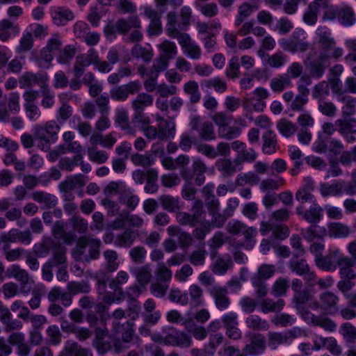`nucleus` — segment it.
I'll return each instance as SVG.
<instances>
[{"instance_id": "bf43d9fd", "label": "nucleus", "mask_w": 356, "mask_h": 356, "mask_svg": "<svg viewBox=\"0 0 356 356\" xmlns=\"http://www.w3.org/2000/svg\"><path fill=\"white\" fill-rule=\"evenodd\" d=\"M316 33L318 36L319 43L322 44L325 47L331 48L334 45L335 42L331 37V33L327 28H318L316 31Z\"/></svg>"}, {"instance_id": "f8f14e48", "label": "nucleus", "mask_w": 356, "mask_h": 356, "mask_svg": "<svg viewBox=\"0 0 356 356\" xmlns=\"http://www.w3.org/2000/svg\"><path fill=\"white\" fill-rule=\"evenodd\" d=\"M193 130L196 131L201 139L209 141L216 139L213 125L209 121H202L200 116H195L191 122Z\"/></svg>"}, {"instance_id": "9b49d317", "label": "nucleus", "mask_w": 356, "mask_h": 356, "mask_svg": "<svg viewBox=\"0 0 356 356\" xmlns=\"http://www.w3.org/2000/svg\"><path fill=\"white\" fill-rule=\"evenodd\" d=\"M296 213L309 224H318L323 218V209L316 202L308 209H305L302 205L297 207Z\"/></svg>"}, {"instance_id": "bb28decb", "label": "nucleus", "mask_w": 356, "mask_h": 356, "mask_svg": "<svg viewBox=\"0 0 356 356\" xmlns=\"http://www.w3.org/2000/svg\"><path fill=\"white\" fill-rule=\"evenodd\" d=\"M262 151L265 154L275 153L277 147V136L272 130H267L262 135Z\"/></svg>"}, {"instance_id": "338daca9", "label": "nucleus", "mask_w": 356, "mask_h": 356, "mask_svg": "<svg viewBox=\"0 0 356 356\" xmlns=\"http://www.w3.org/2000/svg\"><path fill=\"white\" fill-rule=\"evenodd\" d=\"M48 343L57 346L60 343L62 335L57 325H52L47 327V330Z\"/></svg>"}, {"instance_id": "f257e3e1", "label": "nucleus", "mask_w": 356, "mask_h": 356, "mask_svg": "<svg viewBox=\"0 0 356 356\" xmlns=\"http://www.w3.org/2000/svg\"><path fill=\"white\" fill-rule=\"evenodd\" d=\"M207 167L205 163L200 159H195L191 169L184 168L181 171V177L186 181L182 187L181 195L186 200H192L195 198L196 189L191 184V181L195 179L197 186H202L205 181V175Z\"/></svg>"}, {"instance_id": "4468645a", "label": "nucleus", "mask_w": 356, "mask_h": 356, "mask_svg": "<svg viewBox=\"0 0 356 356\" xmlns=\"http://www.w3.org/2000/svg\"><path fill=\"white\" fill-rule=\"evenodd\" d=\"M141 86L138 81H131L127 84L117 86L111 90L110 95L112 99L115 101H125L129 95L137 93Z\"/></svg>"}, {"instance_id": "9d476101", "label": "nucleus", "mask_w": 356, "mask_h": 356, "mask_svg": "<svg viewBox=\"0 0 356 356\" xmlns=\"http://www.w3.org/2000/svg\"><path fill=\"white\" fill-rule=\"evenodd\" d=\"M249 343H247L243 351L249 356H258L264 353L266 348V338L260 333H251L248 335Z\"/></svg>"}, {"instance_id": "f3484780", "label": "nucleus", "mask_w": 356, "mask_h": 356, "mask_svg": "<svg viewBox=\"0 0 356 356\" xmlns=\"http://www.w3.org/2000/svg\"><path fill=\"white\" fill-rule=\"evenodd\" d=\"M8 273L10 277L21 283L23 293H28L30 291V288H27L26 285L31 282V279L26 270L21 268L17 264H13L8 268Z\"/></svg>"}, {"instance_id": "aec40b11", "label": "nucleus", "mask_w": 356, "mask_h": 356, "mask_svg": "<svg viewBox=\"0 0 356 356\" xmlns=\"http://www.w3.org/2000/svg\"><path fill=\"white\" fill-rule=\"evenodd\" d=\"M62 45V42L57 35L48 40L47 44L41 50V58L47 63H50L54 58V55L58 54Z\"/></svg>"}, {"instance_id": "79ce46f5", "label": "nucleus", "mask_w": 356, "mask_h": 356, "mask_svg": "<svg viewBox=\"0 0 356 356\" xmlns=\"http://www.w3.org/2000/svg\"><path fill=\"white\" fill-rule=\"evenodd\" d=\"M321 193L325 196H341V180H334L331 184L325 183L321 186Z\"/></svg>"}, {"instance_id": "c756f323", "label": "nucleus", "mask_w": 356, "mask_h": 356, "mask_svg": "<svg viewBox=\"0 0 356 356\" xmlns=\"http://www.w3.org/2000/svg\"><path fill=\"white\" fill-rule=\"evenodd\" d=\"M233 261L229 255L218 257L213 264L212 271L214 274L224 275L229 268L233 267Z\"/></svg>"}, {"instance_id": "ea45409f", "label": "nucleus", "mask_w": 356, "mask_h": 356, "mask_svg": "<svg viewBox=\"0 0 356 356\" xmlns=\"http://www.w3.org/2000/svg\"><path fill=\"white\" fill-rule=\"evenodd\" d=\"M286 184L285 180L282 177L275 178H268L262 180L260 183V189L263 192L270 191H277Z\"/></svg>"}, {"instance_id": "7c9ffc66", "label": "nucleus", "mask_w": 356, "mask_h": 356, "mask_svg": "<svg viewBox=\"0 0 356 356\" xmlns=\"http://www.w3.org/2000/svg\"><path fill=\"white\" fill-rule=\"evenodd\" d=\"M31 197L39 204H44L47 208H53L58 203V199L54 195L44 191H36L31 194Z\"/></svg>"}, {"instance_id": "a211bd4d", "label": "nucleus", "mask_w": 356, "mask_h": 356, "mask_svg": "<svg viewBox=\"0 0 356 356\" xmlns=\"http://www.w3.org/2000/svg\"><path fill=\"white\" fill-rule=\"evenodd\" d=\"M134 323L127 321L124 323L113 321L112 323L113 332L116 334H121L122 339L125 343H130L134 334Z\"/></svg>"}, {"instance_id": "412c9836", "label": "nucleus", "mask_w": 356, "mask_h": 356, "mask_svg": "<svg viewBox=\"0 0 356 356\" xmlns=\"http://www.w3.org/2000/svg\"><path fill=\"white\" fill-rule=\"evenodd\" d=\"M356 266V263L352 261L350 258L348 256H344L339 260V275L341 279H351L354 280L356 278V271L354 267Z\"/></svg>"}, {"instance_id": "c03bdc74", "label": "nucleus", "mask_w": 356, "mask_h": 356, "mask_svg": "<svg viewBox=\"0 0 356 356\" xmlns=\"http://www.w3.org/2000/svg\"><path fill=\"white\" fill-rule=\"evenodd\" d=\"M338 20L346 26L353 25L355 21L353 8L347 6L339 8Z\"/></svg>"}, {"instance_id": "7ed1b4c3", "label": "nucleus", "mask_w": 356, "mask_h": 356, "mask_svg": "<svg viewBox=\"0 0 356 356\" xmlns=\"http://www.w3.org/2000/svg\"><path fill=\"white\" fill-rule=\"evenodd\" d=\"M212 120L218 127L219 137L227 140H232L240 136L241 129L236 126L229 125L233 120L232 114L223 111L218 112L212 116Z\"/></svg>"}, {"instance_id": "4be33fe9", "label": "nucleus", "mask_w": 356, "mask_h": 356, "mask_svg": "<svg viewBox=\"0 0 356 356\" xmlns=\"http://www.w3.org/2000/svg\"><path fill=\"white\" fill-rule=\"evenodd\" d=\"M211 295L214 299L216 307L224 311L230 305V299L227 296V290L224 287H214L211 291Z\"/></svg>"}, {"instance_id": "cd10ccee", "label": "nucleus", "mask_w": 356, "mask_h": 356, "mask_svg": "<svg viewBox=\"0 0 356 356\" xmlns=\"http://www.w3.org/2000/svg\"><path fill=\"white\" fill-rule=\"evenodd\" d=\"M319 341L321 344L315 342L313 349L318 350L321 346H324L328 350L331 354L334 356H339L341 354V348L338 345L337 340L333 337H320Z\"/></svg>"}, {"instance_id": "2f4dec72", "label": "nucleus", "mask_w": 356, "mask_h": 356, "mask_svg": "<svg viewBox=\"0 0 356 356\" xmlns=\"http://www.w3.org/2000/svg\"><path fill=\"white\" fill-rule=\"evenodd\" d=\"M184 327L187 332L192 334L197 340L202 341L207 337V331L205 327L196 325L193 317L184 323Z\"/></svg>"}, {"instance_id": "f03ea898", "label": "nucleus", "mask_w": 356, "mask_h": 356, "mask_svg": "<svg viewBox=\"0 0 356 356\" xmlns=\"http://www.w3.org/2000/svg\"><path fill=\"white\" fill-rule=\"evenodd\" d=\"M33 130L34 138L38 141V147L42 151L48 152L51 145L58 140L60 126L53 120L44 124L35 125Z\"/></svg>"}, {"instance_id": "20e7f679", "label": "nucleus", "mask_w": 356, "mask_h": 356, "mask_svg": "<svg viewBox=\"0 0 356 356\" xmlns=\"http://www.w3.org/2000/svg\"><path fill=\"white\" fill-rule=\"evenodd\" d=\"M279 44L284 51L292 54L305 52L309 47V44L306 41V33L302 29H296L289 38L281 39Z\"/></svg>"}, {"instance_id": "423d86ee", "label": "nucleus", "mask_w": 356, "mask_h": 356, "mask_svg": "<svg viewBox=\"0 0 356 356\" xmlns=\"http://www.w3.org/2000/svg\"><path fill=\"white\" fill-rule=\"evenodd\" d=\"M177 17L175 12H170L167 15V24L165 26L167 35L174 39H177L183 48H186L191 43V40L188 34L181 33V31L177 26Z\"/></svg>"}, {"instance_id": "58836bf2", "label": "nucleus", "mask_w": 356, "mask_h": 356, "mask_svg": "<svg viewBox=\"0 0 356 356\" xmlns=\"http://www.w3.org/2000/svg\"><path fill=\"white\" fill-rule=\"evenodd\" d=\"M239 163L237 160L232 161L230 159H220L217 161L216 167L218 171L221 172L225 177L232 176L236 171V165Z\"/></svg>"}, {"instance_id": "49530a36", "label": "nucleus", "mask_w": 356, "mask_h": 356, "mask_svg": "<svg viewBox=\"0 0 356 356\" xmlns=\"http://www.w3.org/2000/svg\"><path fill=\"white\" fill-rule=\"evenodd\" d=\"M245 324L248 328L255 330H267L269 328L268 321L261 319V318L257 315H250L245 319Z\"/></svg>"}, {"instance_id": "37998d69", "label": "nucleus", "mask_w": 356, "mask_h": 356, "mask_svg": "<svg viewBox=\"0 0 356 356\" xmlns=\"http://www.w3.org/2000/svg\"><path fill=\"white\" fill-rule=\"evenodd\" d=\"M156 121L159 122L156 127V131L159 134V140H164L167 136H170L172 134V131H175V128L170 129V122L165 120L159 115H156Z\"/></svg>"}, {"instance_id": "6e6d98bb", "label": "nucleus", "mask_w": 356, "mask_h": 356, "mask_svg": "<svg viewBox=\"0 0 356 356\" xmlns=\"http://www.w3.org/2000/svg\"><path fill=\"white\" fill-rule=\"evenodd\" d=\"M131 54L134 57L141 58L145 62L150 61L153 58V51L151 47L146 48L140 44H135L131 49Z\"/></svg>"}, {"instance_id": "a19ab883", "label": "nucleus", "mask_w": 356, "mask_h": 356, "mask_svg": "<svg viewBox=\"0 0 356 356\" xmlns=\"http://www.w3.org/2000/svg\"><path fill=\"white\" fill-rule=\"evenodd\" d=\"M348 346L356 343V327L350 323H343L339 330Z\"/></svg>"}, {"instance_id": "a878e982", "label": "nucleus", "mask_w": 356, "mask_h": 356, "mask_svg": "<svg viewBox=\"0 0 356 356\" xmlns=\"http://www.w3.org/2000/svg\"><path fill=\"white\" fill-rule=\"evenodd\" d=\"M63 353L65 356H93L90 349L83 348L73 341L65 343Z\"/></svg>"}, {"instance_id": "09e8293b", "label": "nucleus", "mask_w": 356, "mask_h": 356, "mask_svg": "<svg viewBox=\"0 0 356 356\" xmlns=\"http://www.w3.org/2000/svg\"><path fill=\"white\" fill-rule=\"evenodd\" d=\"M67 289L70 293L75 296L79 293H89L90 291V286L88 282L85 280H82L81 282L71 281L67 283Z\"/></svg>"}, {"instance_id": "5fc2aeb1", "label": "nucleus", "mask_w": 356, "mask_h": 356, "mask_svg": "<svg viewBox=\"0 0 356 356\" xmlns=\"http://www.w3.org/2000/svg\"><path fill=\"white\" fill-rule=\"evenodd\" d=\"M184 92L190 95L191 102L195 104L199 102L201 94L199 91L198 84L195 81H189L184 86Z\"/></svg>"}, {"instance_id": "4d7b16f0", "label": "nucleus", "mask_w": 356, "mask_h": 356, "mask_svg": "<svg viewBox=\"0 0 356 356\" xmlns=\"http://www.w3.org/2000/svg\"><path fill=\"white\" fill-rule=\"evenodd\" d=\"M268 344L272 349H276L280 345L286 343L289 337L286 334L279 332H268Z\"/></svg>"}, {"instance_id": "4c0bfd02", "label": "nucleus", "mask_w": 356, "mask_h": 356, "mask_svg": "<svg viewBox=\"0 0 356 356\" xmlns=\"http://www.w3.org/2000/svg\"><path fill=\"white\" fill-rule=\"evenodd\" d=\"M201 87L202 89L213 88L218 93H222L227 90V83L218 76L203 80L201 82Z\"/></svg>"}, {"instance_id": "6e6552de", "label": "nucleus", "mask_w": 356, "mask_h": 356, "mask_svg": "<svg viewBox=\"0 0 356 356\" xmlns=\"http://www.w3.org/2000/svg\"><path fill=\"white\" fill-rule=\"evenodd\" d=\"M98 59V52L92 48L90 49L87 53L78 55L74 66V76L81 78L84 74L85 69L91 64L96 63Z\"/></svg>"}, {"instance_id": "5701e85b", "label": "nucleus", "mask_w": 356, "mask_h": 356, "mask_svg": "<svg viewBox=\"0 0 356 356\" xmlns=\"http://www.w3.org/2000/svg\"><path fill=\"white\" fill-rule=\"evenodd\" d=\"M51 10L53 22L57 26H65L74 17L73 13L65 7H57Z\"/></svg>"}, {"instance_id": "052dcab7", "label": "nucleus", "mask_w": 356, "mask_h": 356, "mask_svg": "<svg viewBox=\"0 0 356 356\" xmlns=\"http://www.w3.org/2000/svg\"><path fill=\"white\" fill-rule=\"evenodd\" d=\"M33 46V38L30 32L24 33L19 40V45L16 47L18 54L26 52L32 49Z\"/></svg>"}, {"instance_id": "a18cd8bd", "label": "nucleus", "mask_w": 356, "mask_h": 356, "mask_svg": "<svg viewBox=\"0 0 356 356\" xmlns=\"http://www.w3.org/2000/svg\"><path fill=\"white\" fill-rule=\"evenodd\" d=\"M194 227L205 222V211L203 209V203L200 200H196L193 205V213L191 214Z\"/></svg>"}, {"instance_id": "680f3d73", "label": "nucleus", "mask_w": 356, "mask_h": 356, "mask_svg": "<svg viewBox=\"0 0 356 356\" xmlns=\"http://www.w3.org/2000/svg\"><path fill=\"white\" fill-rule=\"evenodd\" d=\"M289 280L286 278H278L273 284L272 293L275 297H280L286 294L289 287Z\"/></svg>"}, {"instance_id": "dca6fc26", "label": "nucleus", "mask_w": 356, "mask_h": 356, "mask_svg": "<svg viewBox=\"0 0 356 356\" xmlns=\"http://www.w3.org/2000/svg\"><path fill=\"white\" fill-rule=\"evenodd\" d=\"M2 242H12L13 243L19 242L24 245H29L32 241L31 234L29 230L19 231L17 229H12L5 232L1 237Z\"/></svg>"}, {"instance_id": "e433bc0d", "label": "nucleus", "mask_w": 356, "mask_h": 356, "mask_svg": "<svg viewBox=\"0 0 356 356\" xmlns=\"http://www.w3.org/2000/svg\"><path fill=\"white\" fill-rule=\"evenodd\" d=\"M159 200L162 207L169 212H175L182 208L178 197H175L170 195H163L159 197Z\"/></svg>"}, {"instance_id": "473e14b6", "label": "nucleus", "mask_w": 356, "mask_h": 356, "mask_svg": "<svg viewBox=\"0 0 356 356\" xmlns=\"http://www.w3.org/2000/svg\"><path fill=\"white\" fill-rule=\"evenodd\" d=\"M285 302L283 299H278L276 301L270 298H264L260 302L261 310L264 314L270 312L277 313L280 312L284 307Z\"/></svg>"}, {"instance_id": "13d9d810", "label": "nucleus", "mask_w": 356, "mask_h": 356, "mask_svg": "<svg viewBox=\"0 0 356 356\" xmlns=\"http://www.w3.org/2000/svg\"><path fill=\"white\" fill-rule=\"evenodd\" d=\"M47 262H50L53 266H67L66 250L64 248H58L54 251L52 257Z\"/></svg>"}, {"instance_id": "0eeeda50", "label": "nucleus", "mask_w": 356, "mask_h": 356, "mask_svg": "<svg viewBox=\"0 0 356 356\" xmlns=\"http://www.w3.org/2000/svg\"><path fill=\"white\" fill-rule=\"evenodd\" d=\"M344 257L341 250L338 248L329 250L328 253L318 258L314 259L315 264L322 270L327 272H333L336 270L339 266L340 258Z\"/></svg>"}, {"instance_id": "8fccbe9b", "label": "nucleus", "mask_w": 356, "mask_h": 356, "mask_svg": "<svg viewBox=\"0 0 356 356\" xmlns=\"http://www.w3.org/2000/svg\"><path fill=\"white\" fill-rule=\"evenodd\" d=\"M129 275L127 272L121 270L117 274L115 278L111 280L109 282V287L113 289L115 293L122 296V289L120 286L128 281Z\"/></svg>"}, {"instance_id": "864d4df0", "label": "nucleus", "mask_w": 356, "mask_h": 356, "mask_svg": "<svg viewBox=\"0 0 356 356\" xmlns=\"http://www.w3.org/2000/svg\"><path fill=\"white\" fill-rule=\"evenodd\" d=\"M75 54L76 48L73 45H66L63 49H60L56 60L60 64H67L73 59Z\"/></svg>"}, {"instance_id": "72a5a7b5", "label": "nucleus", "mask_w": 356, "mask_h": 356, "mask_svg": "<svg viewBox=\"0 0 356 356\" xmlns=\"http://www.w3.org/2000/svg\"><path fill=\"white\" fill-rule=\"evenodd\" d=\"M327 233L330 237L346 238L350 234V230L346 225L334 222L327 225Z\"/></svg>"}, {"instance_id": "c85d7f7f", "label": "nucleus", "mask_w": 356, "mask_h": 356, "mask_svg": "<svg viewBox=\"0 0 356 356\" xmlns=\"http://www.w3.org/2000/svg\"><path fill=\"white\" fill-rule=\"evenodd\" d=\"M288 153L290 159L294 162V166L290 170L292 176H296L300 171L303 163L301 160L303 154L300 148L295 145L288 147Z\"/></svg>"}, {"instance_id": "2eb2a0df", "label": "nucleus", "mask_w": 356, "mask_h": 356, "mask_svg": "<svg viewBox=\"0 0 356 356\" xmlns=\"http://www.w3.org/2000/svg\"><path fill=\"white\" fill-rule=\"evenodd\" d=\"M321 310L326 314H334L338 311L339 297L331 291H324L319 295Z\"/></svg>"}, {"instance_id": "3c124183", "label": "nucleus", "mask_w": 356, "mask_h": 356, "mask_svg": "<svg viewBox=\"0 0 356 356\" xmlns=\"http://www.w3.org/2000/svg\"><path fill=\"white\" fill-rule=\"evenodd\" d=\"M161 51L160 55L168 60L173 59L177 54V49L175 44L169 40H165L159 45Z\"/></svg>"}, {"instance_id": "f704fd0d", "label": "nucleus", "mask_w": 356, "mask_h": 356, "mask_svg": "<svg viewBox=\"0 0 356 356\" xmlns=\"http://www.w3.org/2000/svg\"><path fill=\"white\" fill-rule=\"evenodd\" d=\"M321 5L318 1L310 3L303 14V20L305 23L309 26L314 25L318 19V14Z\"/></svg>"}, {"instance_id": "b1692460", "label": "nucleus", "mask_w": 356, "mask_h": 356, "mask_svg": "<svg viewBox=\"0 0 356 356\" xmlns=\"http://www.w3.org/2000/svg\"><path fill=\"white\" fill-rule=\"evenodd\" d=\"M138 236V233L136 231L127 229L115 236L114 245L118 248H129Z\"/></svg>"}, {"instance_id": "6ab92c4d", "label": "nucleus", "mask_w": 356, "mask_h": 356, "mask_svg": "<svg viewBox=\"0 0 356 356\" xmlns=\"http://www.w3.org/2000/svg\"><path fill=\"white\" fill-rule=\"evenodd\" d=\"M144 14L150 19L147 30L148 34L149 35H160L162 33L161 15L150 8H145Z\"/></svg>"}, {"instance_id": "1a4fd4ad", "label": "nucleus", "mask_w": 356, "mask_h": 356, "mask_svg": "<svg viewBox=\"0 0 356 356\" xmlns=\"http://www.w3.org/2000/svg\"><path fill=\"white\" fill-rule=\"evenodd\" d=\"M298 257L293 256L289 263L290 270L299 276L303 277L308 282L316 281L317 275L316 273L310 270V268L304 259H298Z\"/></svg>"}, {"instance_id": "c9c22d12", "label": "nucleus", "mask_w": 356, "mask_h": 356, "mask_svg": "<svg viewBox=\"0 0 356 356\" xmlns=\"http://www.w3.org/2000/svg\"><path fill=\"white\" fill-rule=\"evenodd\" d=\"M153 97L145 92L139 93L132 102L134 112H143L145 108L153 104Z\"/></svg>"}, {"instance_id": "e2e57ef3", "label": "nucleus", "mask_w": 356, "mask_h": 356, "mask_svg": "<svg viewBox=\"0 0 356 356\" xmlns=\"http://www.w3.org/2000/svg\"><path fill=\"white\" fill-rule=\"evenodd\" d=\"M252 6L250 4L248 3L241 4L238 8V14L236 16L234 22L235 26H239L243 22L252 14Z\"/></svg>"}, {"instance_id": "de8ad7c7", "label": "nucleus", "mask_w": 356, "mask_h": 356, "mask_svg": "<svg viewBox=\"0 0 356 356\" xmlns=\"http://www.w3.org/2000/svg\"><path fill=\"white\" fill-rule=\"evenodd\" d=\"M276 127L280 134L286 138H289L294 135L297 130L296 124L285 118L280 120Z\"/></svg>"}, {"instance_id": "393cba45", "label": "nucleus", "mask_w": 356, "mask_h": 356, "mask_svg": "<svg viewBox=\"0 0 356 356\" xmlns=\"http://www.w3.org/2000/svg\"><path fill=\"white\" fill-rule=\"evenodd\" d=\"M300 234L306 241L312 242L314 239L323 238L325 236L327 230L325 227H321L318 224H310L308 227L301 229Z\"/></svg>"}, {"instance_id": "0e129e2a", "label": "nucleus", "mask_w": 356, "mask_h": 356, "mask_svg": "<svg viewBox=\"0 0 356 356\" xmlns=\"http://www.w3.org/2000/svg\"><path fill=\"white\" fill-rule=\"evenodd\" d=\"M202 290L195 284H193L189 288L190 303L193 307H197L203 304Z\"/></svg>"}, {"instance_id": "ddd939ff", "label": "nucleus", "mask_w": 356, "mask_h": 356, "mask_svg": "<svg viewBox=\"0 0 356 356\" xmlns=\"http://www.w3.org/2000/svg\"><path fill=\"white\" fill-rule=\"evenodd\" d=\"M327 56L321 53L316 59L310 60L308 57L305 61V65L309 72L310 76L314 79H321L325 74L327 67Z\"/></svg>"}, {"instance_id": "774afa93", "label": "nucleus", "mask_w": 356, "mask_h": 356, "mask_svg": "<svg viewBox=\"0 0 356 356\" xmlns=\"http://www.w3.org/2000/svg\"><path fill=\"white\" fill-rule=\"evenodd\" d=\"M226 76L231 79H235L240 74V63L237 56H233L229 60L225 70Z\"/></svg>"}, {"instance_id": "603ef678", "label": "nucleus", "mask_w": 356, "mask_h": 356, "mask_svg": "<svg viewBox=\"0 0 356 356\" xmlns=\"http://www.w3.org/2000/svg\"><path fill=\"white\" fill-rule=\"evenodd\" d=\"M83 154H76L72 159L64 157L60 159L58 166L61 170L71 172L73 169L79 165V162L83 160Z\"/></svg>"}, {"instance_id": "69168bd1", "label": "nucleus", "mask_w": 356, "mask_h": 356, "mask_svg": "<svg viewBox=\"0 0 356 356\" xmlns=\"http://www.w3.org/2000/svg\"><path fill=\"white\" fill-rule=\"evenodd\" d=\"M192 10L188 6H183L180 10V22L177 24V26L182 31L188 29L191 24Z\"/></svg>"}, {"instance_id": "39448f33", "label": "nucleus", "mask_w": 356, "mask_h": 356, "mask_svg": "<svg viewBox=\"0 0 356 356\" xmlns=\"http://www.w3.org/2000/svg\"><path fill=\"white\" fill-rule=\"evenodd\" d=\"M165 345L181 348H187L193 343L190 334L174 327H165Z\"/></svg>"}]
</instances>
